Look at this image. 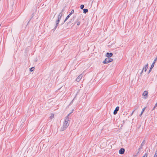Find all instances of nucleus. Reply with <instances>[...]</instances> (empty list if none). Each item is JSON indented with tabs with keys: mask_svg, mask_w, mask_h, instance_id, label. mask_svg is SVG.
Here are the masks:
<instances>
[{
	"mask_svg": "<svg viewBox=\"0 0 157 157\" xmlns=\"http://www.w3.org/2000/svg\"><path fill=\"white\" fill-rule=\"evenodd\" d=\"M71 113H70L65 118L64 121L63 122V126L61 127L60 130L61 131H63L65 130L69 126L70 120L69 119V116L71 114Z\"/></svg>",
	"mask_w": 157,
	"mask_h": 157,
	"instance_id": "1",
	"label": "nucleus"
},
{
	"mask_svg": "<svg viewBox=\"0 0 157 157\" xmlns=\"http://www.w3.org/2000/svg\"><path fill=\"white\" fill-rule=\"evenodd\" d=\"M113 61V59L107 57L105 59L104 61L103 62V63L104 64H107L109 62Z\"/></svg>",
	"mask_w": 157,
	"mask_h": 157,
	"instance_id": "2",
	"label": "nucleus"
},
{
	"mask_svg": "<svg viewBox=\"0 0 157 157\" xmlns=\"http://www.w3.org/2000/svg\"><path fill=\"white\" fill-rule=\"evenodd\" d=\"M157 60V57L155 58V59L154 60V62L152 63L151 67L150 68V70L148 72V74H149L150 72L151 71L152 69L154 67L155 63L156 62V61Z\"/></svg>",
	"mask_w": 157,
	"mask_h": 157,
	"instance_id": "3",
	"label": "nucleus"
},
{
	"mask_svg": "<svg viewBox=\"0 0 157 157\" xmlns=\"http://www.w3.org/2000/svg\"><path fill=\"white\" fill-rule=\"evenodd\" d=\"M83 76L82 74H81L78 76L76 79V81L77 82H79L80 81L81 79L82 78Z\"/></svg>",
	"mask_w": 157,
	"mask_h": 157,
	"instance_id": "4",
	"label": "nucleus"
},
{
	"mask_svg": "<svg viewBox=\"0 0 157 157\" xmlns=\"http://www.w3.org/2000/svg\"><path fill=\"white\" fill-rule=\"evenodd\" d=\"M125 151V150L124 148H122L120 149L119 151V153L120 154L122 155L123 154Z\"/></svg>",
	"mask_w": 157,
	"mask_h": 157,
	"instance_id": "5",
	"label": "nucleus"
},
{
	"mask_svg": "<svg viewBox=\"0 0 157 157\" xmlns=\"http://www.w3.org/2000/svg\"><path fill=\"white\" fill-rule=\"evenodd\" d=\"M119 108L118 106H117L116 108L115 109L113 112V114L114 115H115L117 113V112L119 110Z\"/></svg>",
	"mask_w": 157,
	"mask_h": 157,
	"instance_id": "6",
	"label": "nucleus"
},
{
	"mask_svg": "<svg viewBox=\"0 0 157 157\" xmlns=\"http://www.w3.org/2000/svg\"><path fill=\"white\" fill-rule=\"evenodd\" d=\"M113 53L111 52H107L106 53V56L108 57L109 58L113 56Z\"/></svg>",
	"mask_w": 157,
	"mask_h": 157,
	"instance_id": "7",
	"label": "nucleus"
},
{
	"mask_svg": "<svg viewBox=\"0 0 157 157\" xmlns=\"http://www.w3.org/2000/svg\"><path fill=\"white\" fill-rule=\"evenodd\" d=\"M148 64L147 63L144 67L143 70L145 72L147 71V69L148 68Z\"/></svg>",
	"mask_w": 157,
	"mask_h": 157,
	"instance_id": "8",
	"label": "nucleus"
},
{
	"mask_svg": "<svg viewBox=\"0 0 157 157\" xmlns=\"http://www.w3.org/2000/svg\"><path fill=\"white\" fill-rule=\"evenodd\" d=\"M77 23V25H79L80 23V21L79 20V19L78 18L75 21V23Z\"/></svg>",
	"mask_w": 157,
	"mask_h": 157,
	"instance_id": "9",
	"label": "nucleus"
},
{
	"mask_svg": "<svg viewBox=\"0 0 157 157\" xmlns=\"http://www.w3.org/2000/svg\"><path fill=\"white\" fill-rule=\"evenodd\" d=\"M148 94V92L147 91H144L143 94V95L145 96H147Z\"/></svg>",
	"mask_w": 157,
	"mask_h": 157,
	"instance_id": "10",
	"label": "nucleus"
},
{
	"mask_svg": "<svg viewBox=\"0 0 157 157\" xmlns=\"http://www.w3.org/2000/svg\"><path fill=\"white\" fill-rule=\"evenodd\" d=\"M62 15H63V14H62V12L60 13L59 14L58 17V19L60 20L61 19L62 17Z\"/></svg>",
	"mask_w": 157,
	"mask_h": 157,
	"instance_id": "11",
	"label": "nucleus"
},
{
	"mask_svg": "<svg viewBox=\"0 0 157 157\" xmlns=\"http://www.w3.org/2000/svg\"><path fill=\"white\" fill-rule=\"evenodd\" d=\"M145 143V140H144L141 144L140 146V148H142V147L144 146V145Z\"/></svg>",
	"mask_w": 157,
	"mask_h": 157,
	"instance_id": "12",
	"label": "nucleus"
},
{
	"mask_svg": "<svg viewBox=\"0 0 157 157\" xmlns=\"http://www.w3.org/2000/svg\"><path fill=\"white\" fill-rule=\"evenodd\" d=\"M83 13H86L88 11V10L86 9H83Z\"/></svg>",
	"mask_w": 157,
	"mask_h": 157,
	"instance_id": "13",
	"label": "nucleus"
},
{
	"mask_svg": "<svg viewBox=\"0 0 157 157\" xmlns=\"http://www.w3.org/2000/svg\"><path fill=\"white\" fill-rule=\"evenodd\" d=\"M54 114L53 113H52L51 115L50 116V118L51 119H52V118H53L54 117Z\"/></svg>",
	"mask_w": 157,
	"mask_h": 157,
	"instance_id": "14",
	"label": "nucleus"
},
{
	"mask_svg": "<svg viewBox=\"0 0 157 157\" xmlns=\"http://www.w3.org/2000/svg\"><path fill=\"white\" fill-rule=\"evenodd\" d=\"M59 21H60V19H58L56 20V24L57 25H58L59 23Z\"/></svg>",
	"mask_w": 157,
	"mask_h": 157,
	"instance_id": "15",
	"label": "nucleus"
},
{
	"mask_svg": "<svg viewBox=\"0 0 157 157\" xmlns=\"http://www.w3.org/2000/svg\"><path fill=\"white\" fill-rule=\"evenodd\" d=\"M34 69V67H32L30 68V71L31 72L33 71Z\"/></svg>",
	"mask_w": 157,
	"mask_h": 157,
	"instance_id": "16",
	"label": "nucleus"
},
{
	"mask_svg": "<svg viewBox=\"0 0 157 157\" xmlns=\"http://www.w3.org/2000/svg\"><path fill=\"white\" fill-rule=\"evenodd\" d=\"M157 148L156 149L155 152L154 157H157Z\"/></svg>",
	"mask_w": 157,
	"mask_h": 157,
	"instance_id": "17",
	"label": "nucleus"
},
{
	"mask_svg": "<svg viewBox=\"0 0 157 157\" xmlns=\"http://www.w3.org/2000/svg\"><path fill=\"white\" fill-rule=\"evenodd\" d=\"M58 25H57L56 24V25L55 27H54V28L52 29L53 30V31H55V30L57 28Z\"/></svg>",
	"mask_w": 157,
	"mask_h": 157,
	"instance_id": "18",
	"label": "nucleus"
},
{
	"mask_svg": "<svg viewBox=\"0 0 157 157\" xmlns=\"http://www.w3.org/2000/svg\"><path fill=\"white\" fill-rule=\"evenodd\" d=\"M70 17L69 16L67 15L66 18L65 19L64 22H65Z\"/></svg>",
	"mask_w": 157,
	"mask_h": 157,
	"instance_id": "19",
	"label": "nucleus"
},
{
	"mask_svg": "<svg viewBox=\"0 0 157 157\" xmlns=\"http://www.w3.org/2000/svg\"><path fill=\"white\" fill-rule=\"evenodd\" d=\"M84 7V6L83 5H81V6H80V8L81 9H83V8Z\"/></svg>",
	"mask_w": 157,
	"mask_h": 157,
	"instance_id": "20",
	"label": "nucleus"
},
{
	"mask_svg": "<svg viewBox=\"0 0 157 157\" xmlns=\"http://www.w3.org/2000/svg\"><path fill=\"white\" fill-rule=\"evenodd\" d=\"M145 108H146V107H144L143 109L142 110L141 112L142 114H143V113L144 112V111L145 110Z\"/></svg>",
	"mask_w": 157,
	"mask_h": 157,
	"instance_id": "21",
	"label": "nucleus"
},
{
	"mask_svg": "<svg viewBox=\"0 0 157 157\" xmlns=\"http://www.w3.org/2000/svg\"><path fill=\"white\" fill-rule=\"evenodd\" d=\"M147 153H146L142 157H147Z\"/></svg>",
	"mask_w": 157,
	"mask_h": 157,
	"instance_id": "22",
	"label": "nucleus"
},
{
	"mask_svg": "<svg viewBox=\"0 0 157 157\" xmlns=\"http://www.w3.org/2000/svg\"><path fill=\"white\" fill-rule=\"evenodd\" d=\"M74 13V10H72L71 12L70 13L71 14H72L73 13Z\"/></svg>",
	"mask_w": 157,
	"mask_h": 157,
	"instance_id": "23",
	"label": "nucleus"
},
{
	"mask_svg": "<svg viewBox=\"0 0 157 157\" xmlns=\"http://www.w3.org/2000/svg\"><path fill=\"white\" fill-rule=\"evenodd\" d=\"M141 149V148H140H140H139V149H138V151L137 153H139V152L140 151V150Z\"/></svg>",
	"mask_w": 157,
	"mask_h": 157,
	"instance_id": "24",
	"label": "nucleus"
},
{
	"mask_svg": "<svg viewBox=\"0 0 157 157\" xmlns=\"http://www.w3.org/2000/svg\"><path fill=\"white\" fill-rule=\"evenodd\" d=\"M75 98H76V97H74V99H73V100L71 101V103H70V104H71L73 102V101L75 100Z\"/></svg>",
	"mask_w": 157,
	"mask_h": 157,
	"instance_id": "25",
	"label": "nucleus"
},
{
	"mask_svg": "<svg viewBox=\"0 0 157 157\" xmlns=\"http://www.w3.org/2000/svg\"><path fill=\"white\" fill-rule=\"evenodd\" d=\"M74 18H73L72 19H71V21H70V22H69V23H70L71 22H72V21H74Z\"/></svg>",
	"mask_w": 157,
	"mask_h": 157,
	"instance_id": "26",
	"label": "nucleus"
},
{
	"mask_svg": "<svg viewBox=\"0 0 157 157\" xmlns=\"http://www.w3.org/2000/svg\"><path fill=\"white\" fill-rule=\"evenodd\" d=\"M135 110H134L132 111V113H131L132 115L133 113Z\"/></svg>",
	"mask_w": 157,
	"mask_h": 157,
	"instance_id": "27",
	"label": "nucleus"
},
{
	"mask_svg": "<svg viewBox=\"0 0 157 157\" xmlns=\"http://www.w3.org/2000/svg\"><path fill=\"white\" fill-rule=\"evenodd\" d=\"M143 71H144V70L143 69L142 70V71L140 73V74H142L143 72Z\"/></svg>",
	"mask_w": 157,
	"mask_h": 157,
	"instance_id": "28",
	"label": "nucleus"
},
{
	"mask_svg": "<svg viewBox=\"0 0 157 157\" xmlns=\"http://www.w3.org/2000/svg\"><path fill=\"white\" fill-rule=\"evenodd\" d=\"M143 71H144V70L143 69L142 70V71L140 73V74H142L143 72Z\"/></svg>",
	"mask_w": 157,
	"mask_h": 157,
	"instance_id": "29",
	"label": "nucleus"
},
{
	"mask_svg": "<svg viewBox=\"0 0 157 157\" xmlns=\"http://www.w3.org/2000/svg\"><path fill=\"white\" fill-rule=\"evenodd\" d=\"M64 11V9H63L62 10V13Z\"/></svg>",
	"mask_w": 157,
	"mask_h": 157,
	"instance_id": "30",
	"label": "nucleus"
},
{
	"mask_svg": "<svg viewBox=\"0 0 157 157\" xmlns=\"http://www.w3.org/2000/svg\"><path fill=\"white\" fill-rule=\"evenodd\" d=\"M135 108V110H136L138 108V107H136Z\"/></svg>",
	"mask_w": 157,
	"mask_h": 157,
	"instance_id": "31",
	"label": "nucleus"
},
{
	"mask_svg": "<svg viewBox=\"0 0 157 157\" xmlns=\"http://www.w3.org/2000/svg\"><path fill=\"white\" fill-rule=\"evenodd\" d=\"M71 14V13H70L68 15L70 17Z\"/></svg>",
	"mask_w": 157,
	"mask_h": 157,
	"instance_id": "32",
	"label": "nucleus"
},
{
	"mask_svg": "<svg viewBox=\"0 0 157 157\" xmlns=\"http://www.w3.org/2000/svg\"><path fill=\"white\" fill-rule=\"evenodd\" d=\"M157 105V103H156V104H155V106H156Z\"/></svg>",
	"mask_w": 157,
	"mask_h": 157,
	"instance_id": "33",
	"label": "nucleus"
},
{
	"mask_svg": "<svg viewBox=\"0 0 157 157\" xmlns=\"http://www.w3.org/2000/svg\"><path fill=\"white\" fill-rule=\"evenodd\" d=\"M142 113H141L140 114V116H141V115H142Z\"/></svg>",
	"mask_w": 157,
	"mask_h": 157,
	"instance_id": "34",
	"label": "nucleus"
}]
</instances>
